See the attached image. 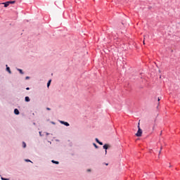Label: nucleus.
<instances>
[{
	"label": "nucleus",
	"mask_w": 180,
	"mask_h": 180,
	"mask_svg": "<svg viewBox=\"0 0 180 180\" xmlns=\"http://www.w3.org/2000/svg\"><path fill=\"white\" fill-rule=\"evenodd\" d=\"M143 134V130L141 128H140V122L138 124V131L136 134V137H141V135Z\"/></svg>",
	"instance_id": "1"
},
{
	"label": "nucleus",
	"mask_w": 180,
	"mask_h": 180,
	"mask_svg": "<svg viewBox=\"0 0 180 180\" xmlns=\"http://www.w3.org/2000/svg\"><path fill=\"white\" fill-rule=\"evenodd\" d=\"M103 148H104V150H105V154H108V148H109V145L108 144H105L103 146Z\"/></svg>",
	"instance_id": "2"
},
{
	"label": "nucleus",
	"mask_w": 180,
	"mask_h": 180,
	"mask_svg": "<svg viewBox=\"0 0 180 180\" xmlns=\"http://www.w3.org/2000/svg\"><path fill=\"white\" fill-rule=\"evenodd\" d=\"M60 123L61 124H64L65 126H67V127L70 126V124L67 122L60 121Z\"/></svg>",
	"instance_id": "3"
},
{
	"label": "nucleus",
	"mask_w": 180,
	"mask_h": 180,
	"mask_svg": "<svg viewBox=\"0 0 180 180\" xmlns=\"http://www.w3.org/2000/svg\"><path fill=\"white\" fill-rule=\"evenodd\" d=\"M3 4L4 5V8H8V6H9V2L6 1V3H3Z\"/></svg>",
	"instance_id": "4"
},
{
	"label": "nucleus",
	"mask_w": 180,
	"mask_h": 180,
	"mask_svg": "<svg viewBox=\"0 0 180 180\" xmlns=\"http://www.w3.org/2000/svg\"><path fill=\"white\" fill-rule=\"evenodd\" d=\"M25 102H30V98H29V96H26L25 98Z\"/></svg>",
	"instance_id": "5"
},
{
	"label": "nucleus",
	"mask_w": 180,
	"mask_h": 180,
	"mask_svg": "<svg viewBox=\"0 0 180 180\" xmlns=\"http://www.w3.org/2000/svg\"><path fill=\"white\" fill-rule=\"evenodd\" d=\"M14 113H15V115H19V110H18V108H15L14 110Z\"/></svg>",
	"instance_id": "6"
},
{
	"label": "nucleus",
	"mask_w": 180,
	"mask_h": 180,
	"mask_svg": "<svg viewBox=\"0 0 180 180\" xmlns=\"http://www.w3.org/2000/svg\"><path fill=\"white\" fill-rule=\"evenodd\" d=\"M6 71H8L9 74H12V72L11 71V68L9 67L6 68Z\"/></svg>",
	"instance_id": "7"
},
{
	"label": "nucleus",
	"mask_w": 180,
	"mask_h": 180,
	"mask_svg": "<svg viewBox=\"0 0 180 180\" xmlns=\"http://www.w3.org/2000/svg\"><path fill=\"white\" fill-rule=\"evenodd\" d=\"M51 162H53V164H57V165L60 164L59 162L55 161V160H51Z\"/></svg>",
	"instance_id": "8"
},
{
	"label": "nucleus",
	"mask_w": 180,
	"mask_h": 180,
	"mask_svg": "<svg viewBox=\"0 0 180 180\" xmlns=\"http://www.w3.org/2000/svg\"><path fill=\"white\" fill-rule=\"evenodd\" d=\"M50 84H51V80H49L47 83V87L50 86Z\"/></svg>",
	"instance_id": "9"
},
{
	"label": "nucleus",
	"mask_w": 180,
	"mask_h": 180,
	"mask_svg": "<svg viewBox=\"0 0 180 180\" xmlns=\"http://www.w3.org/2000/svg\"><path fill=\"white\" fill-rule=\"evenodd\" d=\"M18 71H19L20 74H23V70H22V69H18Z\"/></svg>",
	"instance_id": "10"
},
{
	"label": "nucleus",
	"mask_w": 180,
	"mask_h": 180,
	"mask_svg": "<svg viewBox=\"0 0 180 180\" xmlns=\"http://www.w3.org/2000/svg\"><path fill=\"white\" fill-rule=\"evenodd\" d=\"M22 147L23 148H26V143L22 142Z\"/></svg>",
	"instance_id": "11"
},
{
	"label": "nucleus",
	"mask_w": 180,
	"mask_h": 180,
	"mask_svg": "<svg viewBox=\"0 0 180 180\" xmlns=\"http://www.w3.org/2000/svg\"><path fill=\"white\" fill-rule=\"evenodd\" d=\"M9 2V4L11 5V4H15V1H8Z\"/></svg>",
	"instance_id": "12"
},
{
	"label": "nucleus",
	"mask_w": 180,
	"mask_h": 180,
	"mask_svg": "<svg viewBox=\"0 0 180 180\" xmlns=\"http://www.w3.org/2000/svg\"><path fill=\"white\" fill-rule=\"evenodd\" d=\"M143 37H144V38H143V44H146V41H145V40H146V36H144Z\"/></svg>",
	"instance_id": "13"
},
{
	"label": "nucleus",
	"mask_w": 180,
	"mask_h": 180,
	"mask_svg": "<svg viewBox=\"0 0 180 180\" xmlns=\"http://www.w3.org/2000/svg\"><path fill=\"white\" fill-rule=\"evenodd\" d=\"M98 143L100 144V146H103V143H102L101 141H99Z\"/></svg>",
	"instance_id": "14"
},
{
	"label": "nucleus",
	"mask_w": 180,
	"mask_h": 180,
	"mask_svg": "<svg viewBox=\"0 0 180 180\" xmlns=\"http://www.w3.org/2000/svg\"><path fill=\"white\" fill-rule=\"evenodd\" d=\"M93 145L94 146L95 148H98V146L96 145V143H93Z\"/></svg>",
	"instance_id": "15"
},
{
	"label": "nucleus",
	"mask_w": 180,
	"mask_h": 180,
	"mask_svg": "<svg viewBox=\"0 0 180 180\" xmlns=\"http://www.w3.org/2000/svg\"><path fill=\"white\" fill-rule=\"evenodd\" d=\"M1 180H9V179H5L4 177H1Z\"/></svg>",
	"instance_id": "16"
},
{
	"label": "nucleus",
	"mask_w": 180,
	"mask_h": 180,
	"mask_svg": "<svg viewBox=\"0 0 180 180\" xmlns=\"http://www.w3.org/2000/svg\"><path fill=\"white\" fill-rule=\"evenodd\" d=\"M25 161H26L27 162H32V161H30V160H25Z\"/></svg>",
	"instance_id": "17"
},
{
	"label": "nucleus",
	"mask_w": 180,
	"mask_h": 180,
	"mask_svg": "<svg viewBox=\"0 0 180 180\" xmlns=\"http://www.w3.org/2000/svg\"><path fill=\"white\" fill-rule=\"evenodd\" d=\"M96 143H98L100 141H99V139H98L97 138L96 139Z\"/></svg>",
	"instance_id": "18"
},
{
	"label": "nucleus",
	"mask_w": 180,
	"mask_h": 180,
	"mask_svg": "<svg viewBox=\"0 0 180 180\" xmlns=\"http://www.w3.org/2000/svg\"><path fill=\"white\" fill-rule=\"evenodd\" d=\"M158 102H160V101H161V99L160 98V97L158 98Z\"/></svg>",
	"instance_id": "19"
},
{
	"label": "nucleus",
	"mask_w": 180,
	"mask_h": 180,
	"mask_svg": "<svg viewBox=\"0 0 180 180\" xmlns=\"http://www.w3.org/2000/svg\"><path fill=\"white\" fill-rule=\"evenodd\" d=\"M29 89H30V88H29V87H27V88H26V90H27V91H29Z\"/></svg>",
	"instance_id": "20"
},
{
	"label": "nucleus",
	"mask_w": 180,
	"mask_h": 180,
	"mask_svg": "<svg viewBox=\"0 0 180 180\" xmlns=\"http://www.w3.org/2000/svg\"><path fill=\"white\" fill-rule=\"evenodd\" d=\"M46 110H51L50 108H46Z\"/></svg>",
	"instance_id": "21"
},
{
	"label": "nucleus",
	"mask_w": 180,
	"mask_h": 180,
	"mask_svg": "<svg viewBox=\"0 0 180 180\" xmlns=\"http://www.w3.org/2000/svg\"><path fill=\"white\" fill-rule=\"evenodd\" d=\"M29 78H30L29 77H26L25 79H29Z\"/></svg>",
	"instance_id": "22"
},
{
	"label": "nucleus",
	"mask_w": 180,
	"mask_h": 180,
	"mask_svg": "<svg viewBox=\"0 0 180 180\" xmlns=\"http://www.w3.org/2000/svg\"><path fill=\"white\" fill-rule=\"evenodd\" d=\"M39 135L41 136V131H39Z\"/></svg>",
	"instance_id": "23"
},
{
	"label": "nucleus",
	"mask_w": 180,
	"mask_h": 180,
	"mask_svg": "<svg viewBox=\"0 0 180 180\" xmlns=\"http://www.w3.org/2000/svg\"><path fill=\"white\" fill-rule=\"evenodd\" d=\"M87 171H88V172H91V169H88Z\"/></svg>",
	"instance_id": "24"
},
{
	"label": "nucleus",
	"mask_w": 180,
	"mask_h": 180,
	"mask_svg": "<svg viewBox=\"0 0 180 180\" xmlns=\"http://www.w3.org/2000/svg\"><path fill=\"white\" fill-rule=\"evenodd\" d=\"M162 150V146L160 147V150Z\"/></svg>",
	"instance_id": "25"
},
{
	"label": "nucleus",
	"mask_w": 180,
	"mask_h": 180,
	"mask_svg": "<svg viewBox=\"0 0 180 180\" xmlns=\"http://www.w3.org/2000/svg\"><path fill=\"white\" fill-rule=\"evenodd\" d=\"M161 154V150L159 151V155Z\"/></svg>",
	"instance_id": "26"
}]
</instances>
